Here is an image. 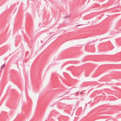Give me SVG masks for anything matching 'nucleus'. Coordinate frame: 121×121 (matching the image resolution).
I'll list each match as a JSON object with an SVG mask.
<instances>
[{
    "instance_id": "2",
    "label": "nucleus",
    "mask_w": 121,
    "mask_h": 121,
    "mask_svg": "<svg viewBox=\"0 0 121 121\" xmlns=\"http://www.w3.org/2000/svg\"><path fill=\"white\" fill-rule=\"evenodd\" d=\"M69 15H68L67 16H65L64 17L65 18H69Z\"/></svg>"
},
{
    "instance_id": "3",
    "label": "nucleus",
    "mask_w": 121,
    "mask_h": 121,
    "mask_svg": "<svg viewBox=\"0 0 121 121\" xmlns=\"http://www.w3.org/2000/svg\"><path fill=\"white\" fill-rule=\"evenodd\" d=\"M68 92H67L66 93L64 94H63V95H65V94H67V93H68Z\"/></svg>"
},
{
    "instance_id": "1",
    "label": "nucleus",
    "mask_w": 121,
    "mask_h": 121,
    "mask_svg": "<svg viewBox=\"0 0 121 121\" xmlns=\"http://www.w3.org/2000/svg\"><path fill=\"white\" fill-rule=\"evenodd\" d=\"M5 65V64H3L1 66V69H3L4 68V66Z\"/></svg>"
}]
</instances>
